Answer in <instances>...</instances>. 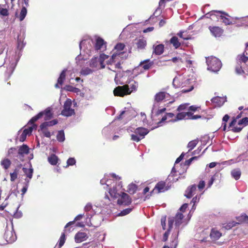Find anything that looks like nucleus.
I'll return each mask as SVG.
<instances>
[{
    "instance_id": "obj_8",
    "label": "nucleus",
    "mask_w": 248,
    "mask_h": 248,
    "mask_svg": "<svg viewBox=\"0 0 248 248\" xmlns=\"http://www.w3.org/2000/svg\"><path fill=\"white\" fill-rule=\"evenodd\" d=\"M71 102L66 101L63 106V109L61 112V114L66 117L71 116L75 114L74 109L71 108Z\"/></svg>"
},
{
    "instance_id": "obj_3",
    "label": "nucleus",
    "mask_w": 248,
    "mask_h": 248,
    "mask_svg": "<svg viewBox=\"0 0 248 248\" xmlns=\"http://www.w3.org/2000/svg\"><path fill=\"white\" fill-rule=\"evenodd\" d=\"M202 118L200 115H193L191 111L178 113L174 119L169 121V122L174 123L184 119L196 120Z\"/></svg>"
},
{
    "instance_id": "obj_58",
    "label": "nucleus",
    "mask_w": 248,
    "mask_h": 248,
    "mask_svg": "<svg viewBox=\"0 0 248 248\" xmlns=\"http://www.w3.org/2000/svg\"><path fill=\"white\" fill-rule=\"evenodd\" d=\"M90 65L92 67H95L97 66V58L92 59Z\"/></svg>"
},
{
    "instance_id": "obj_34",
    "label": "nucleus",
    "mask_w": 248,
    "mask_h": 248,
    "mask_svg": "<svg viewBox=\"0 0 248 248\" xmlns=\"http://www.w3.org/2000/svg\"><path fill=\"white\" fill-rule=\"evenodd\" d=\"M236 219L238 221L237 224L248 223V216L246 214L236 217Z\"/></svg>"
},
{
    "instance_id": "obj_36",
    "label": "nucleus",
    "mask_w": 248,
    "mask_h": 248,
    "mask_svg": "<svg viewBox=\"0 0 248 248\" xmlns=\"http://www.w3.org/2000/svg\"><path fill=\"white\" fill-rule=\"evenodd\" d=\"M248 52L245 50L242 54L238 56V60L240 62L246 63L248 61Z\"/></svg>"
},
{
    "instance_id": "obj_61",
    "label": "nucleus",
    "mask_w": 248,
    "mask_h": 248,
    "mask_svg": "<svg viewBox=\"0 0 248 248\" xmlns=\"http://www.w3.org/2000/svg\"><path fill=\"white\" fill-rule=\"evenodd\" d=\"M199 189H202L205 186V182L204 181H200L198 186Z\"/></svg>"
},
{
    "instance_id": "obj_53",
    "label": "nucleus",
    "mask_w": 248,
    "mask_h": 248,
    "mask_svg": "<svg viewBox=\"0 0 248 248\" xmlns=\"http://www.w3.org/2000/svg\"><path fill=\"white\" fill-rule=\"evenodd\" d=\"M238 124L239 125L244 124V125H248V117H245L240 120L238 122Z\"/></svg>"
},
{
    "instance_id": "obj_25",
    "label": "nucleus",
    "mask_w": 248,
    "mask_h": 248,
    "mask_svg": "<svg viewBox=\"0 0 248 248\" xmlns=\"http://www.w3.org/2000/svg\"><path fill=\"white\" fill-rule=\"evenodd\" d=\"M30 166V168L29 169L24 167L22 168L23 172L28 178V179H26L30 180L32 178L33 173V169L32 168L31 165Z\"/></svg>"
},
{
    "instance_id": "obj_28",
    "label": "nucleus",
    "mask_w": 248,
    "mask_h": 248,
    "mask_svg": "<svg viewBox=\"0 0 248 248\" xmlns=\"http://www.w3.org/2000/svg\"><path fill=\"white\" fill-rule=\"evenodd\" d=\"M11 164L12 162L7 158H4L0 161V165L5 170H8L10 167Z\"/></svg>"
},
{
    "instance_id": "obj_2",
    "label": "nucleus",
    "mask_w": 248,
    "mask_h": 248,
    "mask_svg": "<svg viewBox=\"0 0 248 248\" xmlns=\"http://www.w3.org/2000/svg\"><path fill=\"white\" fill-rule=\"evenodd\" d=\"M207 69L214 72H218L222 66L221 61L216 57L211 56L206 58Z\"/></svg>"
},
{
    "instance_id": "obj_49",
    "label": "nucleus",
    "mask_w": 248,
    "mask_h": 248,
    "mask_svg": "<svg viewBox=\"0 0 248 248\" xmlns=\"http://www.w3.org/2000/svg\"><path fill=\"white\" fill-rule=\"evenodd\" d=\"M132 210V208H128L122 211L119 214V216H124L129 214Z\"/></svg>"
},
{
    "instance_id": "obj_41",
    "label": "nucleus",
    "mask_w": 248,
    "mask_h": 248,
    "mask_svg": "<svg viewBox=\"0 0 248 248\" xmlns=\"http://www.w3.org/2000/svg\"><path fill=\"white\" fill-rule=\"evenodd\" d=\"M198 142L199 140L198 139L194 140L189 141L187 146V148H189L188 151L189 152L192 149H193L197 145Z\"/></svg>"
},
{
    "instance_id": "obj_64",
    "label": "nucleus",
    "mask_w": 248,
    "mask_h": 248,
    "mask_svg": "<svg viewBox=\"0 0 248 248\" xmlns=\"http://www.w3.org/2000/svg\"><path fill=\"white\" fill-rule=\"evenodd\" d=\"M66 89H67V90H68L69 91H72V92H76V91L77 90H78V88L73 87L70 85L66 86Z\"/></svg>"
},
{
    "instance_id": "obj_29",
    "label": "nucleus",
    "mask_w": 248,
    "mask_h": 248,
    "mask_svg": "<svg viewBox=\"0 0 248 248\" xmlns=\"http://www.w3.org/2000/svg\"><path fill=\"white\" fill-rule=\"evenodd\" d=\"M47 160L51 165L55 166L58 162L59 158L56 155L52 154L48 157Z\"/></svg>"
},
{
    "instance_id": "obj_63",
    "label": "nucleus",
    "mask_w": 248,
    "mask_h": 248,
    "mask_svg": "<svg viewBox=\"0 0 248 248\" xmlns=\"http://www.w3.org/2000/svg\"><path fill=\"white\" fill-rule=\"evenodd\" d=\"M184 156L185 154L184 153H182L181 155L176 159L175 163L177 164L179 163L183 159Z\"/></svg>"
},
{
    "instance_id": "obj_18",
    "label": "nucleus",
    "mask_w": 248,
    "mask_h": 248,
    "mask_svg": "<svg viewBox=\"0 0 248 248\" xmlns=\"http://www.w3.org/2000/svg\"><path fill=\"white\" fill-rule=\"evenodd\" d=\"M148 133V129L142 127H138L135 130V133L140 136L141 139L144 138Z\"/></svg>"
},
{
    "instance_id": "obj_57",
    "label": "nucleus",
    "mask_w": 248,
    "mask_h": 248,
    "mask_svg": "<svg viewBox=\"0 0 248 248\" xmlns=\"http://www.w3.org/2000/svg\"><path fill=\"white\" fill-rule=\"evenodd\" d=\"M138 86V82L134 81V83L130 85V88L131 90H130L131 91V93L133 91L137 90Z\"/></svg>"
},
{
    "instance_id": "obj_32",
    "label": "nucleus",
    "mask_w": 248,
    "mask_h": 248,
    "mask_svg": "<svg viewBox=\"0 0 248 248\" xmlns=\"http://www.w3.org/2000/svg\"><path fill=\"white\" fill-rule=\"evenodd\" d=\"M105 44V42L104 40L102 38L98 37L96 40V43L94 46L95 49L97 50H100Z\"/></svg>"
},
{
    "instance_id": "obj_17",
    "label": "nucleus",
    "mask_w": 248,
    "mask_h": 248,
    "mask_svg": "<svg viewBox=\"0 0 248 248\" xmlns=\"http://www.w3.org/2000/svg\"><path fill=\"white\" fill-rule=\"evenodd\" d=\"M87 238V234L84 232H78L75 236V240L76 243H81L86 240Z\"/></svg>"
},
{
    "instance_id": "obj_15",
    "label": "nucleus",
    "mask_w": 248,
    "mask_h": 248,
    "mask_svg": "<svg viewBox=\"0 0 248 248\" xmlns=\"http://www.w3.org/2000/svg\"><path fill=\"white\" fill-rule=\"evenodd\" d=\"M9 5L8 2L0 4V16H8Z\"/></svg>"
},
{
    "instance_id": "obj_21",
    "label": "nucleus",
    "mask_w": 248,
    "mask_h": 248,
    "mask_svg": "<svg viewBox=\"0 0 248 248\" xmlns=\"http://www.w3.org/2000/svg\"><path fill=\"white\" fill-rule=\"evenodd\" d=\"M4 237L8 243H11L15 241V235L13 234V232L11 231L7 230L5 231Z\"/></svg>"
},
{
    "instance_id": "obj_4",
    "label": "nucleus",
    "mask_w": 248,
    "mask_h": 248,
    "mask_svg": "<svg viewBox=\"0 0 248 248\" xmlns=\"http://www.w3.org/2000/svg\"><path fill=\"white\" fill-rule=\"evenodd\" d=\"M43 117H44V120L45 121H48L53 117V113L51 112V108H47L44 111L38 113L29 121L28 124H33Z\"/></svg>"
},
{
    "instance_id": "obj_51",
    "label": "nucleus",
    "mask_w": 248,
    "mask_h": 248,
    "mask_svg": "<svg viewBox=\"0 0 248 248\" xmlns=\"http://www.w3.org/2000/svg\"><path fill=\"white\" fill-rule=\"evenodd\" d=\"M76 159L74 157H70L67 160V165L66 167L69 166H73L76 164Z\"/></svg>"
},
{
    "instance_id": "obj_5",
    "label": "nucleus",
    "mask_w": 248,
    "mask_h": 248,
    "mask_svg": "<svg viewBox=\"0 0 248 248\" xmlns=\"http://www.w3.org/2000/svg\"><path fill=\"white\" fill-rule=\"evenodd\" d=\"M113 93L115 96L123 97L125 95L130 94L131 91H130L128 85H124L116 87L113 90Z\"/></svg>"
},
{
    "instance_id": "obj_54",
    "label": "nucleus",
    "mask_w": 248,
    "mask_h": 248,
    "mask_svg": "<svg viewBox=\"0 0 248 248\" xmlns=\"http://www.w3.org/2000/svg\"><path fill=\"white\" fill-rule=\"evenodd\" d=\"M131 140L133 141L139 142L141 140V138L138 135L136 134H132L131 135Z\"/></svg>"
},
{
    "instance_id": "obj_50",
    "label": "nucleus",
    "mask_w": 248,
    "mask_h": 248,
    "mask_svg": "<svg viewBox=\"0 0 248 248\" xmlns=\"http://www.w3.org/2000/svg\"><path fill=\"white\" fill-rule=\"evenodd\" d=\"M201 108L200 107L197 106L196 105H192L189 106L188 108V111H191L193 113V112H195L197 110H199Z\"/></svg>"
},
{
    "instance_id": "obj_43",
    "label": "nucleus",
    "mask_w": 248,
    "mask_h": 248,
    "mask_svg": "<svg viewBox=\"0 0 248 248\" xmlns=\"http://www.w3.org/2000/svg\"><path fill=\"white\" fill-rule=\"evenodd\" d=\"M137 188H138V187L136 185L132 184L128 186L127 191L130 194H133L136 192Z\"/></svg>"
},
{
    "instance_id": "obj_60",
    "label": "nucleus",
    "mask_w": 248,
    "mask_h": 248,
    "mask_svg": "<svg viewBox=\"0 0 248 248\" xmlns=\"http://www.w3.org/2000/svg\"><path fill=\"white\" fill-rule=\"evenodd\" d=\"M169 61H171L174 63H177L179 62H182V59L179 57H175L172 58L171 60H170Z\"/></svg>"
},
{
    "instance_id": "obj_9",
    "label": "nucleus",
    "mask_w": 248,
    "mask_h": 248,
    "mask_svg": "<svg viewBox=\"0 0 248 248\" xmlns=\"http://www.w3.org/2000/svg\"><path fill=\"white\" fill-rule=\"evenodd\" d=\"M23 1H24L25 6H22L19 15H18L17 12H16L15 14V17L18 18L20 21H23L26 17L27 13V10L26 7L29 6V0H23Z\"/></svg>"
},
{
    "instance_id": "obj_27",
    "label": "nucleus",
    "mask_w": 248,
    "mask_h": 248,
    "mask_svg": "<svg viewBox=\"0 0 248 248\" xmlns=\"http://www.w3.org/2000/svg\"><path fill=\"white\" fill-rule=\"evenodd\" d=\"M29 153V148L27 145L23 144L22 146H20L18 151L19 155L23 156L24 155H27Z\"/></svg>"
},
{
    "instance_id": "obj_24",
    "label": "nucleus",
    "mask_w": 248,
    "mask_h": 248,
    "mask_svg": "<svg viewBox=\"0 0 248 248\" xmlns=\"http://www.w3.org/2000/svg\"><path fill=\"white\" fill-rule=\"evenodd\" d=\"M153 64V62H151L149 59H147L141 62L140 65L141 66L144 70H147L151 68Z\"/></svg>"
},
{
    "instance_id": "obj_6",
    "label": "nucleus",
    "mask_w": 248,
    "mask_h": 248,
    "mask_svg": "<svg viewBox=\"0 0 248 248\" xmlns=\"http://www.w3.org/2000/svg\"><path fill=\"white\" fill-rule=\"evenodd\" d=\"M125 47V45L123 43H118L115 46V49L116 50L112 55L111 58L108 61V63L112 64L113 62H115V59L117 58V57H119L121 54L124 53V52H122Z\"/></svg>"
},
{
    "instance_id": "obj_20",
    "label": "nucleus",
    "mask_w": 248,
    "mask_h": 248,
    "mask_svg": "<svg viewBox=\"0 0 248 248\" xmlns=\"http://www.w3.org/2000/svg\"><path fill=\"white\" fill-rule=\"evenodd\" d=\"M222 236V233L215 228L211 229L210 236L212 240L216 241Z\"/></svg>"
},
{
    "instance_id": "obj_13",
    "label": "nucleus",
    "mask_w": 248,
    "mask_h": 248,
    "mask_svg": "<svg viewBox=\"0 0 248 248\" xmlns=\"http://www.w3.org/2000/svg\"><path fill=\"white\" fill-rule=\"evenodd\" d=\"M169 96V94L165 92H160L155 95V101L159 103L164 100Z\"/></svg>"
},
{
    "instance_id": "obj_12",
    "label": "nucleus",
    "mask_w": 248,
    "mask_h": 248,
    "mask_svg": "<svg viewBox=\"0 0 248 248\" xmlns=\"http://www.w3.org/2000/svg\"><path fill=\"white\" fill-rule=\"evenodd\" d=\"M208 29L212 34L216 37H220L223 33V30L218 26H209Z\"/></svg>"
},
{
    "instance_id": "obj_22",
    "label": "nucleus",
    "mask_w": 248,
    "mask_h": 248,
    "mask_svg": "<svg viewBox=\"0 0 248 248\" xmlns=\"http://www.w3.org/2000/svg\"><path fill=\"white\" fill-rule=\"evenodd\" d=\"M184 218V216L183 214L181 213H177L174 218L172 217L174 219V222L175 221V225L176 227H179L180 225L182 223V220Z\"/></svg>"
},
{
    "instance_id": "obj_10",
    "label": "nucleus",
    "mask_w": 248,
    "mask_h": 248,
    "mask_svg": "<svg viewBox=\"0 0 248 248\" xmlns=\"http://www.w3.org/2000/svg\"><path fill=\"white\" fill-rule=\"evenodd\" d=\"M169 187L167 186L166 183L164 181H160L158 182L154 189L151 192V194H152L154 192H156L157 193L164 192L169 189Z\"/></svg>"
},
{
    "instance_id": "obj_46",
    "label": "nucleus",
    "mask_w": 248,
    "mask_h": 248,
    "mask_svg": "<svg viewBox=\"0 0 248 248\" xmlns=\"http://www.w3.org/2000/svg\"><path fill=\"white\" fill-rule=\"evenodd\" d=\"M235 71V73L239 75H243L245 73L244 70L242 69V66L239 64L236 66Z\"/></svg>"
},
{
    "instance_id": "obj_42",
    "label": "nucleus",
    "mask_w": 248,
    "mask_h": 248,
    "mask_svg": "<svg viewBox=\"0 0 248 248\" xmlns=\"http://www.w3.org/2000/svg\"><path fill=\"white\" fill-rule=\"evenodd\" d=\"M83 217V215L82 214H79L76 216L73 221L69 222L68 223L66 224V225L65 226V229H66L68 227L71 226L72 225L74 224L75 221L80 220Z\"/></svg>"
},
{
    "instance_id": "obj_56",
    "label": "nucleus",
    "mask_w": 248,
    "mask_h": 248,
    "mask_svg": "<svg viewBox=\"0 0 248 248\" xmlns=\"http://www.w3.org/2000/svg\"><path fill=\"white\" fill-rule=\"evenodd\" d=\"M184 33V31H180L177 33V35L179 36L180 38H182L184 40H188L190 39V37L189 36H186L183 34Z\"/></svg>"
},
{
    "instance_id": "obj_52",
    "label": "nucleus",
    "mask_w": 248,
    "mask_h": 248,
    "mask_svg": "<svg viewBox=\"0 0 248 248\" xmlns=\"http://www.w3.org/2000/svg\"><path fill=\"white\" fill-rule=\"evenodd\" d=\"M25 181L26 185L21 189L22 195H24L26 192L30 183V180L25 179Z\"/></svg>"
},
{
    "instance_id": "obj_30",
    "label": "nucleus",
    "mask_w": 248,
    "mask_h": 248,
    "mask_svg": "<svg viewBox=\"0 0 248 248\" xmlns=\"http://www.w3.org/2000/svg\"><path fill=\"white\" fill-rule=\"evenodd\" d=\"M211 102L215 104V106H217V107L221 106L224 103L223 99L222 97H220L219 96H216V97H213L211 99Z\"/></svg>"
},
{
    "instance_id": "obj_33",
    "label": "nucleus",
    "mask_w": 248,
    "mask_h": 248,
    "mask_svg": "<svg viewBox=\"0 0 248 248\" xmlns=\"http://www.w3.org/2000/svg\"><path fill=\"white\" fill-rule=\"evenodd\" d=\"M170 42L175 49L179 48L181 46V43L179 41L178 38L176 36L171 37Z\"/></svg>"
},
{
    "instance_id": "obj_47",
    "label": "nucleus",
    "mask_w": 248,
    "mask_h": 248,
    "mask_svg": "<svg viewBox=\"0 0 248 248\" xmlns=\"http://www.w3.org/2000/svg\"><path fill=\"white\" fill-rule=\"evenodd\" d=\"M25 46V43H24L23 40H22L21 38H19V37H18L17 39V48L19 50H21L23 47Z\"/></svg>"
},
{
    "instance_id": "obj_14",
    "label": "nucleus",
    "mask_w": 248,
    "mask_h": 248,
    "mask_svg": "<svg viewBox=\"0 0 248 248\" xmlns=\"http://www.w3.org/2000/svg\"><path fill=\"white\" fill-rule=\"evenodd\" d=\"M197 187L195 185L188 186L185 191V196L187 198H191L196 193Z\"/></svg>"
},
{
    "instance_id": "obj_37",
    "label": "nucleus",
    "mask_w": 248,
    "mask_h": 248,
    "mask_svg": "<svg viewBox=\"0 0 248 248\" xmlns=\"http://www.w3.org/2000/svg\"><path fill=\"white\" fill-rule=\"evenodd\" d=\"M110 196L114 198H117L119 197V194L118 193V190L116 186H113L112 188H110L109 191Z\"/></svg>"
},
{
    "instance_id": "obj_31",
    "label": "nucleus",
    "mask_w": 248,
    "mask_h": 248,
    "mask_svg": "<svg viewBox=\"0 0 248 248\" xmlns=\"http://www.w3.org/2000/svg\"><path fill=\"white\" fill-rule=\"evenodd\" d=\"M231 174L232 177H233L235 180H238L241 177V171L240 169H235L231 171Z\"/></svg>"
},
{
    "instance_id": "obj_44",
    "label": "nucleus",
    "mask_w": 248,
    "mask_h": 248,
    "mask_svg": "<svg viewBox=\"0 0 248 248\" xmlns=\"http://www.w3.org/2000/svg\"><path fill=\"white\" fill-rule=\"evenodd\" d=\"M66 238H65V232H63L62 233L61 236L59 240V248L62 247L64 244L65 242Z\"/></svg>"
},
{
    "instance_id": "obj_62",
    "label": "nucleus",
    "mask_w": 248,
    "mask_h": 248,
    "mask_svg": "<svg viewBox=\"0 0 248 248\" xmlns=\"http://www.w3.org/2000/svg\"><path fill=\"white\" fill-rule=\"evenodd\" d=\"M92 209V205L90 203H87L84 207V210L86 212L91 210Z\"/></svg>"
},
{
    "instance_id": "obj_19",
    "label": "nucleus",
    "mask_w": 248,
    "mask_h": 248,
    "mask_svg": "<svg viewBox=\"0 0 248 248\" xmlns=\"http://www.w3.org/2000/svg\"><path fill=\"white\" fill-rule=\"evenodd\" d=\"M135 44L139 49H144L147 45L146 40L143 38L135 39Z\"/></svg>"
},
{
    "instance_id": "obj_59",
    "label": "nucleus",
    "mask_w": 248,
    "mask_h": 248,
    "mask_svg": "<svg viewBox=\"0 0 248 248\" xmlns=\"http://www.w3.org/2000/svg\"><path fill=\"white\" fill-rule=\"evenodd\" d=\"M10 180L12 182H14L17 178L18 175L13 172H11L10 173Z\"/></svg>"
},
{
    "instance_id": "obj_38",
    "label": "nucleus",
    "mask_w": 248,
    "mask_h": 248,
    "mask_svg": "<svg viewBox=\"0 0 248 248\" xmlns=\"http://www.w3.org/2000/svg\"><path fill=\"white\" fill-rule=\"evenodd\" d=\"M189 105L188 103H184L180 105L176 109L177 111L180 113L184 112L183 111L188 110Z\"/></svg>"
},
{
    "instance_id": "obj_39",
    "label": "nucleus",
    "mask_w": 248,
    "mask_h": 248,
    "mask_svg": "<svg viewBox=\"0 0 248 248\" xmlns=\"http://www.w3.org/2000/svg\"><path fill=\"white\" fill-rule=\"evenodd\" d=\"M40 128L45 137L48 138H50L51 134V133L48 131L47 127L43 128L42 127V124H41L40 125Z\"/></svg>"
},
{
    "instance_id": "obj_45",
    "label": "nucleus",
    "mask_w": 248,
    "mask_h": 248,
    "mask_svg": "<svg viewBox=\"0 0 248 248\" xmlns=\"http://www.w3.org/2000/svg\"><path fill=\"white\" fill-rule=\"evenodd\" d=\"M237 224V222L233 221L229 223H225L223 224V227L227 230H230L233 227L235 226Z\"/></svg>"
},
{
    "instance_id": "obj_1",
    "label": "nucleus",
    "mask_w": 248,
    "mask_h": 248,
    "mask_svg": "<svg viewBox=\"0 0 248 248\" xmlns=\"http://www.w3.org/2000/svg\"><path fill=\"white\" fill-rule=\"evenodd\" d=\"M218 14H221L219 17L222 20V22L226 25L233 24L235 23V20L239 19V18L237 17H230L228 14L223 11L215 10L210 12L211 16L215 15L216 16H218Z\"/></svg>"
},
{
    "instance_id": "obj_23",
    "label": "nucleus",
    "mask_w": 248,
    "mask_h": 248,
    "mask_svg": "<svg viewBox=\"0 0 248 248\" xmlns=\"http://www.w3.org/2000/svg\"><path fill=\"white\" fill-rule=\"evenodd\" d=\"M153 48V53L156 55H160L164 52V45L163 44H159L156 46L154 45Z\"/></svg>"
},
{
    "instance_id": "obj_48",
    "label": "nucleus",
    "mask_w": 248,
    "mask_h": 248,
    "mask_svg": "<svg viewBox=\"0 0 248 248\" xmlns=\"http://www.w3.org/2000/svg\"><path fill=\"white\" fill-rule=\"evenodd\" d=\"M92 73H93V70L88 67L82 69L81 70V74L84 76H86V75L91 74Z\"/></svg>"
},
{
    "instance_id": "obj_11",
    "label": "nucleus",
    "mask_w": 248,
    "mask_h": 248,
    "mask_svg": "<svg viewBox=\"0 0 248 248\" xmlns=\"http://www.w3.org/2000/svg\"><path fill=\"white\" fill-rule=\"evenodd\" d=\"M32 124V126L29 127L28 128L25 129L23 132L22 133L20 137V141H24L27 137V136L28 135H30L33 129L34 128H36L37 127V125L35 124L34 123L31 124Z\"/></svg>"
},
{
    "instance_id": "obj_35",
    "label": "nucleus",
    "mask_w": 248,
    "mask_h": 248,
    "mask_svg": "<svg viewBox=\"0 0 248 248\" xmlns=\"http://www.w3.org/2000/svg\"><path fill=\"white\" fill-rule=\"evenodd\" d=\"M58 123V121L57 119H54L52 121H50L48 122H45L43 123L42 124V127H49V126H52L54 125H56Z\"/></svg>"
},
{
    "instance_id": "obj_7",
    "label": "nucleus",
    "mask_w": 248,
    "mask_h": 248,
    "mask_svg": "<svg viewBox=\"0 0 248 248\" xmlns=\"http://www.w3.org/2000/svg\"><path fill=\"white\" fill-rule=\"evenodd\" d=\"M120 198L118 200L117 203L119 205H129L132 202L130 197L124 192H121L119 194Z\"/></svg>"
},
{
    "instance_id": "obj_40",
    "label": "nucleus",
    "mask_w": 248,
    "mask_h": 248,
    "mask_svg": "<svg viewBox=\"0 0 248 248\" xmlns=\"http://www.w3.org/2000/svg\"><path fill=\"white\" fill-rule=\"evenodd\" d=\"M57 140L59 142H63L65 140V135L63 130L59 131L56 136Z\"/></svg>"
},
{
    "instance_id": "obj_55",
    "label": "nucleus",
    "mask_w": 248,
    "mask_h": 248,
    "mask_svg": "<svg viewBox=\"0 0 248 248\" xmlns=\"http://www.w3.org/2000/svg\"><path fill=\"white\" fill-rule=\"evenodd\" d=\"M198 156H194L188 160H186L185 162V165L189 166L193 160H196L198 159Z\"/></svg>"
},
{
    "instance_id": "obj_16",
    "label": "nucleus",
    "mask_w": 248,
    "mask_h": 248,
    "mask_svg": "<svg viewBox=\"0 0 248 248\" xmlns=\"http://www.w3.org/2000/svg\"><path fill=\"white\" fill-rule=\"evenodd\" d=\"M66 71V69H64L61 72L60 77L58 79L57 83L55 85L56 88H60L62 85L65 79Z\"/></svg>"
},
{
    "instance_id": "obj_26",
    "label": "nucleus",
    "mask_w": 248,
    "mask_h": 248,
    "mask_svg": "<svg viewBox=\"0 0 248 248\" xmlns=\"http://www.w3.org/2000/svg\"><path fill=\"white\" fill-rule=\"evenodd\" d=\"M174 223V219L173 218H169L168 219V229L167 231H166L163 236V238L166 241L168 239V237L169 235L170 232L172 228L173 224Z\"/></svg>"
}]
</instances>
